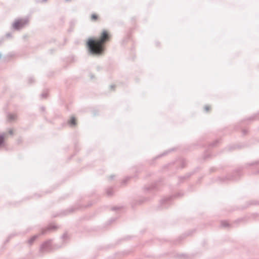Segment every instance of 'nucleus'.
<instances>
[{"instance_id":"1","label":"nucleus","mask_w":259,"mask_h":259,"mask_svg":"<svg viewBox=\"0 0 259 259\" xmlns=\"http://www.w3.org/2000/svg\"><path fill=\"white\" fill-rule=\"evenodd\" d=\"M111 37L110 32L104 29L101 32L98 39H89L87 46L91 53L96 55L102 54L105 50V44L110 40Z\"/></svg>"},{"instance_id":"2","label":"nucleus","mask_w":259,"mask_h":259,"mask_svg":"<svg viewBox=\"0 0 259 259\" xmlns=\"http://www.w3.org/2000/svg\"><path fill=\"white\" fill-rule=\"evenodd\" d=\"M27 22L24 20H18L16 21L13 24V27L16 29H20L23 27Z\"/></svg>"},{"instance_id":"3","label":"nucleus","mask_w":259,"mask_h":259,"mask_svg":"<svg viewBox=\"0 0 259 259\" xmlns=\"http://www.w3.org/2000/svg\"><path fill=\"white\" fill-rule=\"evenodd\" d=\"M51 245V241H48L43 243L41 247H40V250L41 251H48L49 249L50 248Z\"/></svg>"},{"instance_id":"4","label":"nucleus","mask_w":259,"mask_h":259,"mask_svg":"<svg viewBox=\"0 0 259 259\" xmlns=\"http://www.w3.org/2000/svg\"><path fill=\"white\" fill-rule=\"evenodd\" d=\"M37 237H38V235H34V236H32L31 238H30L28 240V244H29L30 245H31L33 243V242L36 240V239L37 238Z\"/></svg>"},{"instance_id":"5","label":"nucleus","mask_w":259,"mask_h":259,"mask_svg":"<svg viewBox=\"0 0 259 259\" xmlns=\"http://www.w3.org/2000/svg\"><path fill=\"white\" fill-rule=\"evenodd\" d=\"M69 123L72 125H75L76 124V119L74 117H72L69 121Z\"/></svg>"},{"instance_id":"6","label":"nucleus","mask_w":259,"mask_h":259,"mask_svg":"<svg viewBox=\"0 0 259 259\" xmlns=\"http://www.w3.org/2000/svg\"><path fill=\"white\" fill-rule=\"evenodd\" d=\"M5 139V135H0V145H1L4 142Z\"/></svg>"},{"instance_id":"7","label":"nucleus","mask_w":259,"mask_h":259,"mask_svg":"<svg viewBox=\"0 0 259 259\" xmlns=\"http://www.w3.org/2000/svg\"><path fill=\"white\" fill-rule=\"evenodd\" d=\"M98 16L97 14H94L91 16V18L93 20H97L98 19Z\"/></svg>"},{"instance_id":"8","label":"nucleus","mask_w":259,"mask_h":259,"mask_svg":"<svg viewBox=\"0 0 259 259\" xmlns=\"http://www.w3.org/2000/svg\"><path fill=\"white\" fill-rule=\"evenodd\" d=\"M222 225L224 227H227L229 225V224L227 222L224 221L222 222Z\"/></svg>"},{"instance_id":"9","label":"nucleus","mask_w":259,"mask_h":259,"mask_svg":"<svg viewBox=\"0 0 259 259\" xmlns=\"http://www.w3.org/2000/svg\"><path fill=\"white\" fill-rule=\"evenodd\" d=\"M63 238L67 237V234H64L63 235Z\"/></svg>"},{"instance_id":"10","label":"nucleus","mask_w":259,"mask_h":259,"mask_svg":"<svg viewBox=\"0 0 259 259\" xmlns=\"http://www.w3.org/2000/svg\"><path fill=\"white\" fill-rule=\"evenodd\" d=\"M9 132H10V134H12V132L11 131H10Z\"/></svg>"},{"instance_id":"11","label":"nucleus","mask_w":259,"mask_h":259,"mask_svg":"<svg viewBox=\"0 0 259 259\" xmlns=\"http://www.w3.org/2000/svg\"><path fill=\"white\" fill-rule=\"evenodd\" d=\"M51 229V228H49L48 229V230H49V229Z\"/></svg>"}]
</instances>
